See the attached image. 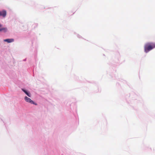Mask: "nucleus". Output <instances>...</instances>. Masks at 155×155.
<instances>
[{
  "mask_svg": "<svg viewBox=\"0 0 155 155\" xmlns=\"http://www.w3.org/2000/svg\"><path fill=\"white\" fill-rule=\"evenodd\" d=\"M2 25L1 24H0V27H2Z\"/></svg>",
  "mask_w": 155,
  "mask_h": 155,
  "instance_id": "obj_7",
  "label": "nucleus"
},
{
  "mask_svg": "<svg viewBox=\"0 0 155 155\" xmlns=\"http://www.w3.org/2000/svg\"><path fill=\"white\" fill-rule=\"evenodd\" d=\"M154 48H155V43H147L146 44L144 45V51L146 53H147L149 51Z\"/></svg>",
  "mask_w": 155,
  "mask_h": 155,
  "instance_id": "obj_1",
  "label": "nucleus"
},
{
  "mask_svg": "<svg viewBox=\"0 0 155 155\" xmlns=\"http://www.w3.org/2000/svg\"><path fill=\"white\" fill-rule=\"evenodd\" d=\"M22 90L28 96L30 97H31V95L30 93H28L24 89H22Z\"/></svg>",
  "mask_w": 155,
  "mask_h": 155,
  "instance_id": "obj_5",
  "label": "nucleus"
},
{
  "mask_svg": "<svg viewBox=\"0 0 155 155\" xmlns=\"http://www.w3.org/2000/svg\"><path fill=\"white\" fill-rule=\"evenodd\" d=\"M25 101L27 102H29L31 104H35V105H36V104H35L34 101H32L30 98L27 97H25Z\"/></svg>",
  "mask_w": 155,
  "mask_h": 155,
  "instance_id": "obj_2",
  "label": "nucleus"
},
{
  "mask_svg": "<svg viewBox=\"0 0 155 155\" xmlns=\"http://www.w3.org/2000/svg\"><path fill=\"white\" fill-rule=\"evenodd\" d=\"M6 12L5 10H3L2 11H0V16H2L5 17L6 15Z\"/></svg>",
  "mask_w": 155,
  "mask_h": 155,
  "instance_id": "obj_3",
  "label": "nucleus"
},
{
  "mask_svg": "<svg viewBox=\"0 0 155 155\" xmlns=\"http://www.w3.org/2000/svg\"><path fill=\"white\" fill-rule=\"evenodd\" d=\"M4 41L8 43H10L13 42L14 41V39H4Z\"/></svg>",
  "mask_w": 155,
  "mask_h": 155,
  "instance_id": "obj_4",
  "label": "nucleus"
},
{
  "mask_svg": "<svg viewBox=\"0 0 155 155\" xmlns=\"http://www.w3.org/2000/svg\"><path fill=\"white\" fill-rule=\"evenodd\" d=\"M7 30V29L6 28H0V31H4L6 32Z\"/></svg>",
  "mask_w": 155,
  "mask_h": 155,
  "instance_id": "obj_6",
  "label": "nucleus"
}]
</instances>
